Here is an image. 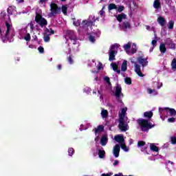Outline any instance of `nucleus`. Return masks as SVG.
Listing matches in <instances>:
<instances>
[{
  "label": "nucleus",
  "instance_id": "obj_30",
  "mask_svg": "<svg viewBox=\"0 0 176 176\" xmlns=\"http://www.w3.org/2000/svg\"><path fill=\"white\" fill-rule=\"evenodd\" d=\"M62 12L65 16H67V12H68V7L67 6H62Z\"/></svg>",
  "mask_w": 176,
  "mask_h": 176
},
{
  "label": "nucleus",
  "instance_id": "obj_42",
  "mask_svg": "<svg viewBox=\"0 0 176 176\" xmlns=\"http://www.w3.org/2000/svg\"><path fill=\"white\" fill-rule=\"evenodd\" d=\"M89 41H90L92 43L96 42V37L94 36L90 35L89 37Z\"/></svg>",
  "mask_w": 176,
  "mask_h": 176
},
{
  "label": "nucleus",
  "instance_id": "obj_40",
  "mask_svg": "<svg viewBox=\"0 0 176 176\" xmlns=\"http://www.w3.org/2000/svg\"><path fill=\"white\" fill-rule=\"evenodd\" d=\"M146 144V142H145L141 140V141H139V142H138V146L140 148V147H141V146H145Z\"/></svg>",
  "mask_w": 176,
  "mask_h": 176
},
{
  "label": "nucleus",
  "instance_id": "obj_1",
  "mask_svg": "<svg viewBox=\"0 0 176 176\" xmlns=\"http://www.w3.org/2000/svg\"><path fill=\"white\" fill-rule=\"evenodd\" d=\"M138 123L140 126L142 131L148 132L151 129H153V127H155V124H152L149 120L145 119L138 120Z\"/></svg>",
  "mask_w": 176,
  "mask_h": 176
},
{
  "label": "nucleus",
  "instance_id": "obj_45",
  "mask_svg": "<svg viewBox=\"0 0 176 176\" xmlns=\"http://www.w3.org/2000/svg\"><path fill=\"white\" fill-rule=\"evenodd\" d=\"M73 24L76 27H79V25H80V20L74 21Z\"/></svg>",
  "mask_w": 176,
  "mask_h": 176
},
{
  "label": "nucleus",
  "instance_id": "obj_23",
  "mask_svg": "<svg viewBox=\"0 0 176 176\" xmlns=\"http://www.w3.org/2000/svg\"><path fill=\"white\" fill-rule=\"evenodd\" d=\"M150 149L152 152H159V147H157L155 144H150Z\"/></svg>",
  "mask_w": 176,
  "mask_h": 176
},
{
  "label": "nucleus",
  "instance_id": "obj_35",
  "mask_svg": "<svg viewBox=\"0 0 176 176\" xmlns=\"http://www.w3.org/2000/svg\"><path fill=\"white\" fill-rule=\"evenodd\" d=\"M124 82L126 85H131V78L130 77L125 78Z\"/></svg>",
  "mask_w": 176,
  "mask_h": 176
},
{
  "label": "nucleus",
  "instance_id": "obj_43",
  "mask_svg": "<svg viewBox=\"0 0 176 176\" xmlns=\"http://www.w3.org/2000/svg\"><path fill=\"white\" fill-rule=\"evenodd\" d=\"M82 24H84V25H89L90 24H93V21H82Z\"/></svg>",
  "mask_w": 176,
  "mask_h": 176
},
{
  "label": "nucleus",
  "instance_id": "obj_58",
  "mask_svg": "<svg viewBox=\"0 0 176 176\" xmlns=\"http://www.w3.org/2000/svg\"><path fill=\"white\" fill-rule=\"evenodd\" d=\"M147 91H148V94H152V93H153V90H152V89H148Z\"/></svg>",
  "mask_w": 176,
  "mask_h": 176
},
{
  "label": "nucleus",
  "instance_id": "obj_49",
  "mask_svg": "<svg viewBox=\"0 0 176 176\" xmlns=\"http://www.w3.org/2000/svg\"><path fill=\"white\" fill-rule=\"evenodd\" d=\"M169 47L170 48V49H175V43H169Z\"/></svg>",
  "mask_w": 176,
  "mask_h": 176
},
{
  "label": "nucleus",
  "instance_id": "obj_61",
  "mask_svg": "<svg viewBox=\"0 0 176 176\" xmlns=\"http://www.w3.org/2000/svg\"><path fill=\"white\" fill-rule=\"evenodd\" d=\"M3 32H2V29L0 28V36H2Z\"/></svg>",
  "mask_w": 176,
  "mask_h": 176
},
{
  "label": "nucleus",
  "instance_id": "obj_47",
  "mask_svg": "<svg viewBox=\"0 0 176 176\" xmlns=\"http://www.w3.org/2000/svg\"><path fill=\"white\" fill-rule=\"evenodd\" d=\"M151 45H153V47H156L157 45V41L156 40H153L151 41Z\"/></svg>",
  "mask_w": 176,
  "mask_h": 176
},
{
  "label": "nucleus",
  "instance_id": "obj_46",
  "mask_svg": "<svg viewBox=\"0 0 176 176\" xmlns=\"http://www.w3.org/2000/svg\"><path fill=\"white\" fill-rule=\"evenodd\" d=\"M1 19H3V20H5V17H6V12L2 11L1 12Z\"/></svg>",
  "mask_w": 176,
  "mask_h": 176
},
{
  "label": "nucleus",
  "instance_id": "obj_64",
  "mask_svg": "<svg viewBox=\"0 0 176 176\" xmlns=\"http://www.w3.org/2000/svg\"><path fill=\"white\" fill-rule=\"evenodd\" d=\"M19 1V2L20 3H21V2H24V0H18Z\"/></svg>",
  "mask_w": 176,
  "mask_h": 176
},
{
  "label": "nucleus",
  "instance_id": "obj_11",
  "mask_svg": "<svg viewBox=\"0 0 176 176\" xmlns=\"http://www.w3.org/2000/svg\"><path fill=\"white\" fill-rule=\"evenodd\" d=\"M160 110H162V111H163V110H164V111H169V113H170V116H175V115H176V111H175V109H170V107H166V108H164V109L160 108V109H159V111H160Z\"/></svg>",
  "mask_w": 176,
  "mask_h": 176
},
{
  "label": "nucleus",
  "instance_id": "obj_24",
  "mask_svg": "<svg viewBox=\"0 0 176 176\" xmlns=\"http://www.w3.org/2000/svg\"><path fill=\"white\" fill-rule=\"evenodd\" d=\"M8 35L9 34H6V33L5 35L3 34L2 36H1V41L3 43H6V42L9 41V37H8Z\"/></svg>",
  "mask_w": 176,
  "mask_h": 176
},
{
  "label": "nucleus",
  "instance_id": "obj_3",
  "mask_svg": "<svg viewBox=\"0 0 176 176\" xmlns=\"http://www.w3.org/2000/svg\"><path fill=\"white\" fill-rule=\"evenodd\" d=\"M43 35L44 42H45V43H47V42H50V36L54 35V30H53V29L52 28H45L44 32L43 33Z\"/></svg>",
  "mask_w": 176,
  "mask_h": 176
},
{
  "label": "nucleus",
  "instance_id": "obj_60",
  "mask_svg": "<svg viewBox=\"0 0 176 176\" xmlns=\"http://www.w3.org/2000/svg\"><path fill=\"white\" fill-rule=\"evenodd\" d=\"M57 69L60 71V70H61V69H62V66H61V65H57Z\"/></svg>",
  "mask_w": 176,
  "mask_h": 176
},
{
  "label": "nucleus",
  "instance_id": "obj_19",
  "mask_svg": "<svg viewBox=\"0 0 176 176\" xmlns=\"http://www.w3.org/2000/svg\"><path fill=\"white\" fill-rule=\"evenodd\" d=\"M122 30H127L129 28H131V25H130V22L127 21H124L122 23Z\"/></svg>",
  "mask_w": 176,
  "mask_h": 176
},
{
  "label": "nucleus",
  "instance_id": "obj_25",
  "mask_svg": "<svg viewBox=\"0 0 176 176\" xmlns=\"http://www.w3.org/2000/svg\"><path fill=\"white\" fill-rule=\"evenodd\" d=\"M98 157L100 159H104L105 157V151L104 150H98Z\"/></svg>",
  "mask_w": 176,
  "mask_h": 176
},
{
  "label": "nucleus",
  "instance_id": "obj_34",
  "mask_svg": "<svg viewBox=\"0 0 176 176\" xmlns=\"http://www.w3.org/2000/svg\"><path fill=\"white\" fill-rule=\"evenodd\" d=\"M168 28L169 30H173L174 28V21H170L168 22Z\"/></svg>",
  "mask_w": 176,
  "mask_h": 176
},
{
  "label": "nucleus",
  "instance_id": "obj_44",
  "mask_svg": "<svg viewBox=\"0 0 176 176\" xmlns=\"http://www.w3.org/2000/svg\"><path fill=\"white\" fill-rule=\"evenodd\" d=\"M38 50L39 53H41V54H43V53H45V49L42 46L38 47Z\"/></svg>",
  "mask_w": 176,
  "mask_h": 176
},
{
  "label": "nucleus",
  "instance_id": "obj_26",
  "mask_svg": "<svg viewBox=\"0 0 176 176\" xmlns=\"http://www.w3.org/2000/svg\"><path fill=\"white\" fill-rule=\"evenodd\" d=\"M153 8H155V9H159L160 8V0H155L154 3H153Z\"/></svg>",
  "mask_w": 176,
  "mask_h": 176
},
{
  "label": "nucleus",
  "instance_id": "obj_28",
  "mask_svg": "<svg viewBox=\"0 0 176 176\" xmlns=\"http://www.w3.org/2000/svg\"><path fill=\"white\" fill-rule=\"evenodd\" d=\"M171 68L173 71H176V58H173L171 62Z\"/></svg>",
  "mask_w": 176,
  "mask_h": 176
},
{
  "label": "nucleus",
  "instance_id": "obj_17",
  "mask_svg": "<svg viewBox=\"0 0 176 176\" xmlns=\"http://www.w3.org/2000/svg\"><path fill=\"white\" fill-rule=\"evenodd\" d=\"M92 131H94L95 134L97 135L98 133L104 131V126L98 125L97 128H95V130L93 129Z\"/></svg>",
  "mask_w": 176,
  "mask_h": 176
},
{
  "label": "nucleus",
  "instance_id": "obj_33",
  "mask_svg": "<svg viewBox=\"0 0 176 176\" xmlns=\"http://www.w3.org/2000/svg\"><path fill=\"white\" fill-rule=\"evenodd\" d=\"M23 39L25 41H26V42H30V41H31V34H30V33H28L25 37L23 38Z\"/></svg>",
  "mask_w": 176,
  "mask_h": 176
},
{
  "label": "nucleus",
  "instance_id": "obj_18",
  "mask_svg": "<svg viewBox=\"0 0 176 176\" xmlns=\"http://www.w3.org/2000/svg\"><path fill=\"white\" fill-rule=\"evenodd\" d=\"M157 23H159L160 25H162V27H164V25H166V19L163 16H160L157 18Z\"/></svg>",
  "mask_w": 176,
  "mask_h": 176
},
{
  "label": "nucleus",
  "instance_id": "obj_51",
  "mask_svg": "<svg viewBox=\"0 0 176 176\" xmlns=\"http://www.w3.org/2000/svg\"><path fill=\"white\" fill-rule=\"evenodd\" d=\"M171 144H176V137L171 138Z\"/></svg>",
  "mask_w": 176,
  "mask_h": 176
},
{
  "label": "nucleus",
  "instance_id": "obj_22",
  "mask_svg": "<svg viewBox=\"0 0 176 176\" xmlns=\"http://www.w3.org/2000/svg\"><path fill=\"white\" fill-rule=\"evenodd\" d=\"M121 71L122 72H126L127 71V60H124L121 65Z\"/></svg>",
  "mask_w": 176,
  "mask_h": 176
},
{
  "label": "nucleus",
  "instance_id": "obj_52",
  "mask_svg": "<svg viewBox=\"0 0 176 176\" xmlns=\"http://www.w3.org/2000/svg\"><path fill=\"white\" fill-rule=\"evenodd\" d=\"M29 25H30V27L31 31H34V23H33L32 22H30V23H29Z\"/></svg>",
  "mask_w": 176,
  "mask_h": 176
},
{
  "label": "nucleus",
  "instance_id": "obj_39",
  "mask_svg": "<svg viewBox=\"0 0 176 176\" xmlns=\"http://www.w3.org/2000/svg\"><path fill=\"white\" fill-rule=\"evenodd\" d=\"M131 43H126L124 45V50H129V49H131Z\"/></svg>",
  "mask_w": 176,
  "mask_h": 176
},
{
  "label": "nucleus",
  "instance_id": "obj_2",
  "mask_svg": "<svg viewBox=\"0 0 176 176\" xmlns=\"http://www.w3.org/2000/svg\"><path fill=\"white\" fill-rule=\"evenodd\" d=\"M34 21H36V23L38 24L41 28H43V27H46V25H47V20L42 16V14L38 12H36Z\"/></svg>",
  "mask_w": 176,
  "mask_h": 176
},
{
  "label": "nucleus",
  "instance_id": "obj_27",
  "mask_svg": "<svg viewBox=\"0 0 176 176\" xmlns=\"http://www.w3.org/2000/svg\"><path fill=\"white\" fill-rule=\"evenodd\" d=\"M126 109L124 108H122V110H121V114L120 116V118L119 119H122V120H124V116H126Z\"/></svg>",
  "mask_w": 176,
  "mask_h": 176
},
{
  "label": "nucleus",
  "instance_id": "obj_13",
  "mask_svg": "<svg viewBox=\"0 0 176 176\" xmlns=\"http://www.w3.org/2000/svg\"><path fill=\"white\" fill-rule=\"evenodd\" d=\"M135 72L138 74V76H140L141 78H143L144 75L142 74V72H141V66L138 64L135 65Z\"/></svg>",
  "mask_w": 176,
  "mask_h": 176
},
{
  "label": "nucleus",
  "instance_id": "obj_62",
  "mask_svg": "<svg viewBox=\"0 0 176 176\" xmlns=\"http://www.w3.org/2000/svg\"><path fill=\"white\" fill-rule=\"evenodd\" d=\"M45 2H46V0H40L41 3H44Z\"/></svg>",
  "mask_w": 176,
  "mask_h": 176
},
{
  "label": "nucleus",
  "instance_id": "obj_54",
  "mask_svg": "<svg viewBox=\"0 0 176 176\" xmlns=\"http://www.w3.org/2000/svg\"><path fill=\"white\" fill-rule=\"evenodd\" d=\"M104 14H105V11H104V10H101L100 11V14L101 17H102V16H104Z\"/></svg>",
  "mask_w": 176,
  "mask_h": 176
},
{
  "label": "nucleus",
  "instance_id": "obj_5",
  "mask_svg": "<svg viewBox=\"0 0 176 176\" xmlns=\"http://www.w3.org/2000/svg\"><path fill=\"white\" fill-rule=\"evenodd\" d=\"M118 47L116 45H112L109 52V61H113L116 60L115 57L118 54V51L115 50V48Z\"/></svg>",
  "mask_w": 176,
  "mask_h": 176
},
{
  "label": "nucleus",
  "instance_id": "obj_41",
  "mask_svg": "<svg viewBox=\"0 0 176 176\" xmlns=\"http://www.w3.org/2000/svg\"><path fill=\"white\" fill-rule=\"evenodd\" d=\"M8 14L9 15H12L13 14V8H12V6H10L8 10H7Z\"/></svg>",
  "mask_w": 176,
  "mask_h": 176
},
{
  "label": "nucleus",
  "instance_id": "obj_9",
  "mask_svg": "<svg viewBox=\"0 0 176 176\" xmlns=\"http://www.w3.org/2000/svg\"><path fill=\"white\" fill-rule=\"evenodd\" d=\"M119 153H120V146L119 144H116L113 148V154L115 157H119Z\"/></svg>",
  "mask_w": 176,
  "mask_h": 176
},
{
  "label": "nucleus",
  "instance_id": "obj_37",
  "mask_svg": "<svg viewBox=\"0 0 176 176\" xmlns=\"http://www.w3.org/2000/svg\"><path fill=\"white\" fill-rule=\"evenodd\" d=\"M67 60L69 64H74V59L72 58V55H69L67 58Z\"/></svg>",
  "mask_w": 176,
  "mask_h": 176
},
{
  "label": "nucleus",
  "instance_id": "obj_16",
  "mask_svg": "<svg viewBox=\"0 0 176 176\" xmlns=\"http://www.w3.org/2000/svg\"><path fill=\"white\" fill-rule=\"evenodd\" d=\"M127 15L124 13H121L116 16V19L119 21V23H122V20L126 19Z\"/></svg>",
  "mask_w": 176,
  "mask_h": 176
},
{
  "label": "nucleus",
  "instance_id": "obj_21",
  "mask_svg": "<svg viewBox=\"0 0 176 176\" xmlns=\"http://www.w3.org/2000/svg\"><path fill=\"white\" fill-rule=\"evenodd\" d=\"M160 52H161L162 54H164L166 52H167V48L166 47V44L162 43L160 45Z\"/></svg>",
  "mask_w": 176,
  "mask_h": 176
},
{
  "label": "nucleus",
  "instance_id": "obj_63",
  "mask_svg": "<svg viewBox=\"0 0 176 176\" xmlns=\"http://www.w3.org/2000/svg\"><path fill=\"white\" fill-rule=\"evenodd\" d=\"M135 52H137V50H132V53H135Z\"/></svg>",
  "mask_w": 176,
  "mask_h": 176
},
{
  "label": "nucleus",
  "instance_id": "obj_57",
  "mask_svg": "<svg viewBox=\"0 0 176 176\" xmlns=\"http://www.w3.org/2000/svg\"><path fill=\"white\" fill-rule=\"evenodd\" d=\"M111 175H112V173H107V174L103 173L101 175V176H111Z\"/></svg>",
  "mask_w": 176,
  "mask_h": 176
},
{
  "label": "nucleus",
  "instance_id": "obj_14",
  "mask_svg": "<svg viewBox=\"0 0 176 176\" xmlns=\"http://www.w3.org/2000/svg\"><path fill=\"white\" fill-rule=\"evenodd\" d=\"M111 67H112L113 71H114V72H116L118 75L120 74V69H119V66H118L116 63H111Z\"/></svg>",
  "mask_w": 176,
  "mask_h": 176
},
{
  "label": "nucleus",
  "instance_id": "obj_53",
  "mask_svg": "<svg viewBox=\"0 0 176 176\" xmlns=\"http://www.w3.org/2000/svg\"><path fill=\"white\" fill-rule=\"evenodd\" d=\"M6 27H7V28H12V25L8 23V21H6Z\"/></svg>",
  "mask_w": 176,
  "mask_h": 176
},
{
  "label": "nucleus",
  "instance_id": "obj_10",
  "mask_svg": "<svg viewBox=\"0 0 176 176\" xmlns=\"http://www.w3.org/2000/svg\"><path fill=\"white\" fill-rule=\"evenodd\" d=\"M115 96L117 98H120V96L123 97V94L122 93V87L120 85H117L116 87Z\"/></svg>",
  "mask_w": 176,
  "mask_h": 176
},
{
  "label": "nucleus",
  "instance_id": "obj_6",
  "mask_svg": "<svg viewBox=\"0 0 176 176\" xmlns=\"http://www.w3.org/2000/svg\"><path fill=\"white\" fill-rule=\"evenodd\" d=\"M66 36L69 37L70 41H73V45H76V41H78V38H76V35H75L74 31L67 30L66 32Z\"/></svg>",
  "mask_w": 176,
  "mask_h": 176
},
{
  "label": "nucleus",
  "instance_id": "obj_20",
  "mask_svg": "<svg viewBox=\"0 0 176 176\" xmlns=\"http://www.w3.org/2000/svg\"><path fill=\"white\" fill-rule=\"evenodd\" d=\"M153 116V112H152V111H145L144 113V118H146V119H151Z\"/></svg>",
  "mask_w": 176,
  "mask_h": 176
},
{
  "label": "nucleus",
  "instance_id": "obj_12",
  "mask_svg": "<svg viewBox=\"0 0 176 176\" xmlns=\"http://www.w3.org/2000/svg\"><path fill=\"white\" fill-rule=\"evenodd\" d=\"M115 141L116 142H119L120 144H123L124 143V138L123 135H117L114 137Z\"/></svg>",
  "mask_w": 176,
  "mask_h": 176
},
{
  "label": "nucleus",
  "instance_id": "obj_15",
  "mask_svg": "<svg viewBox=\"0 0 176 176\" xmlns=\"http://www.w3.org/2000/svg\"><path fill=\"white\" fill-rule=\"evenodd\" d=\"M100 144L102 146H105L108 144V135H104L100 139Z\"/></svg>",
  "mask_w": 176,
  "mask_h": 176
},
{
  "label": "nucleus",
  "instance_id": "obj_4",
  "mask_svg": "<svg viewBox=\"0 0 176 176\" xmlns=\"http://www.w3.org/2000/svg\"><path fill=\"white\" fill-rule=\"evenodd\" d=\"M50 17H52V16H56V14H60V13H61V8L58 7V6L56 3H52L50 4Z\"/></svg>",
  "mask_w": 176,
  "mask_h": 176
},
{
  "label": "nucleus",
  "instance_id": "obj_31",
  "mask_svg": "<svg viewBox=\"0 0 176 176\" xmlns=\"http://www.w3.org/2000/svg\"><path fill=\"white\" fill-rule=\"evenodd\" d=\"M113 9H118V6L115 3H110L108 6L109 10H113Z\"/></svg>",
  "mask_w": 176,
  "mask_h": 176
},
{
  "label": "nucleus",
  "instance_id": "obj_7",
  "mask_svg": "<svg viewBox=\"0 0 176 176\" xmlns=\"http://www.w3.org/2000/svg\"><path fill=\"white\" fill-rule=\"evenodd\" d=\"M118 127L120 130H121V131H127V130H129V129L127 128L129 127V125L124 123V120H123V118H122L121 119H119Z\"/></svg>",
  "mask_w": 176,
  "mask_h": 176
},
{
  "label": "nucleus",
  "instance_id": "obj_55",
  "mask_svg": "<svg viewBox=\"0 0 176 176\" xmlns=\"http://www.w3.org/2000/svg\"><path fill=\"white\" fill-rule=\"evenodd\" d=\"M104 80H105V82H107V83H111V82L109 80V77H105Z\"/></svg>",
  "mask_w": 176,
  "mask_h": 176
},
{
  "label": "nucleus",
  "instance_id": "obj_56",
  "mask_svg": "<svg viewBox=\"0 0 176 176\" xmlns=\"http://www.w3.org/2000/svg\"><path fill=\"white\" fill-rule=\"evenodd\" d=\"M11 28H7V30L6 31V35H9V32H10Z\"/></svg>",
  "mask_w": 176,
  "mask_h": 176
},
{
  "label": "nucleus",
  "instance_id": "obj_50",
  "mask_svg": "<svg viewBox=\"0 0 176 176\" xmlns=\"http://www.w3.org/2000/svg\"><path fill=\"white\" fill-rule=\"evenodd\" d=\"M102 63L101 62L99 63L98 66V71H101L102 69Z\"/></svg>",
  "mask_w": 176,
  "mask_h": 176
},
{
  "label": "nucleus",
  "instance_id": "obj_38",
  "mask_svg": "<svg viewBox=\"0 0 176 176\" xmlns=\"http://www.w3.org/2000/svg\"><path fill=\"white\" fill-rule=\"evenodd\" d=\"M68 153H69V156H72V155L75 153V150L73 148H69L68 149Z\"/></svg>",
  "mask_w": 176,
  "mask_h": 176
},
{
  "label": "nucleus",
  "instance_id": "obj_36",
  "mask_svg": "<svg viewBox=\"0 0 176 176\" xmlns=\"http://www.w3.org/2000/svg\"><path fill=\"white\" fill-rule=\"evenodd\" d=\"M124 10V6H119L118 8H117V12H118V13H121V12H123Z\"/></svg>",
  "mask_w": 176,
  "mask_h": 176
},
{
  "label": "nucleus",
  "instance_id": "obj_59",
  "mask_svg": "<svg viewBox=\"0 0 176 176\" xmlns=\"http://www.w3.org/2000/svg\"><path fill=\"white\" fill-rule=\"evenodd\" d=\"M118 164H119V161L115 160L114 162H113V166H118Z\"/></svg>",
  "mask_w": 176,
  "mask_h": 176
},
{
  "label": "nucleus",
  "instance_id": "obj_8",
  "mask_svg": "<svg viewBox=\"0 0 176 176\" xmlns=\"http://www.w3.org/2000/svg\"><path fill=\"white\" fill-rule=\"evenodd\" d=\"M137 61L142 67H146V65H148V58H144L142 56H139L137 58Z\"/></svg>",
  "mask_w": 176,
  "mask_h": 176
},
{
  "label": "nucleus",
  "instance_id": "obj_48",
  "mask_svg": "<svg viewBox=\"0 0 176 176\" xmlns=\"http://www.w3.org/2000/svg\"><path fill=\"white\" fill-rule=\"evenodd\" d=\"M168 122H169L170 123H174V122H175V118L172 117L168 119Z\"/></svg>",
  "mask_w": 176,
  "mask_h": 176
},
{
  "label": "nucleus",
  "instance_id": "obj_32",
  "mask_svg": "<svg viewBox=\"0 0 176 176\" xmlns=\"http://www.w3.org/2000/svg\"><path fill=\"white\" fill-rule=\"evenodd\" d=\"M121 148L124 151V152H129V148H127V146H126V143L121 144Z\"/></svg>",
  "mask_w": 176,
  "mask_h": 176
},
{
  "label": "nucleus",
  "instance_id": "obj_29",
  "mask_svg": "<svg viewBox=\"0 0 176 176\" xmlns=\"http://www.w3.org/2000/svg\"><path fill=\"white\" fill-rule=\"evenodd\" d=\"M102 118H108V111L105 109H102L101 111Z\"/></svg>",
  "mask_w": 176,
  "mask_h": 176
}]
</instances>
